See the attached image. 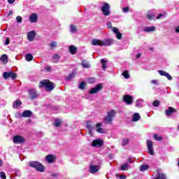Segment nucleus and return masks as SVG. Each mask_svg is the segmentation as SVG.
<instances>
[{
    "label": "nucleus",
    "instance_id": "nucleus-64",
    "mask_svg": "<svg viewBox=\"0 0 179 179\" xmlns=\"http://www.w3.org/2000/svg\"><path fill=\"white\" fill-rule=\"evenodd\" d=\"M157 173H161L160 170H157Z\"/></svg>",
    "mask_w": 179,
    "mask_h": 179
},
{
    "label": "nucleus",
    "instance_id": "nucleus-14",
    "mask_svg": "<svg viewBox=\"0 0 179 179\" xmlns=\"http://www.w3.org/2000/svg\"><path fill=\"white\" fill-rule=\"evenodd\" d=\"M158 73L161 75V76H166L168 80H173V77L170 75V73L163 71V70H159L158 71Z\"/></svg>",
    "mask_w": 179,
    "mask_h": 179
},
{
    "label": "nucleus",
    "instance_id": "nucleus-43",
    "mask_svg": "<svg viewBox=\"0 0 179 179\" xmlns=\"http://www.w3.org/2000/svg\"><path fill=\"white\" fill-rule=\"evenodd\" d=\"M87 82L88 83H90V84L94 83V82H96V78L92 77V78H88Z\"/></svg>",
    "mask_w": 179,
    "mask_h": 179
},
{
    "label": "nucleus",
    "instance_id": "nucleus-57",
    "mask_svg": "<svg viewBox=\"0 0 179 179\" xmlns=\"http://www.w3.org/2000/svg\"><path fill=\"white\" fill-rule=\"evenodd\" d=\"M163 16H165V15H163V14H159L157 17V19H162V17Z\"/></svg>",
    "mask_w": 179,
    "mask_h": 179
},
{
    "label": "nucleus",
    "instance_id": "nucleus-15",
    "mask_svg": "<svg viewBox=\"0 0 179 179\" xmlns=\"http://www.w3.org/2000/svg\"><path fill=\"white\" fill-rule=\"evenodd\" d=\"M114 43V40L111 38H107L102 41V47H107L108 45H111Z\"/></svg>",
    "mask_w": 179,
    "mask_h": 179
},
{
    "label": "nucleus",
    "instance_id": "nucleus-39",
    "mask_svg": "<svg viewBox=\"0 0 179 179\" xmlns=\"http://www.w3.org/2000/svg\"><path fill=\"white\" fill-rule=\"evenodd\" d=\"M16 76H17V74L15 73H14L13 71L10 72V78L13 79V80L16 79Z\"/></svg>",
    "mask_w": 179,
    "mask_h": 179
},
{
    "label": "nucleus",
    "instance_id": "nucleus-63",
    "mask_svg": "<svg viewBox=\"0 0 179 179\" xmlns=\"http://www.w3.org/2000/svg\"><path fill=\"white\" fill-rule=\"evenodd\" d=\"M2 166V161L0 160V166Z\"/></svg>",
    "mask_w": 179,
    "mask_h": 179
},
{
    "label": "nucleus",
    "instance_id": "nucleus-59",
    "mask_svg": "<svg viewBox=\"0 0 179 179\" xmlns=\"http://www.w3.org/2000/svg\"><path fill=\"white\" fill-rule=\"evenodd\" d=\"M140 57H142V54H141V53H138L136 56V58H139Z\"/></svg>",
    "mask_w": 179,
    "mask_h": 179
},
{
    "label": "nucleus",
    "instance_id": "nucleus-26",
    "mask_svg": "<svg viewBox=\"0 0 179 179\" xmlns=\"http://www.w3.org/2000/svg\"><path fill=\"white\" fill-rule=\"evenodd\" d=\"M22 106V101L19 99H17L15 102L13 103V108H19Z\"/></svg>",
    "mask_w": 179,
    "mask_h": 179
},
{
    "label": "nucleus",
    "instance_id": "nucleus-29",
    "mask_svg": "<svg viewBox=\"0 0 179 179\" xmlns=\"http://www.w3.org/2000/svg\"><path fill=\"white\" fill-rule=\"evenodd\" d=\"M101 63L102 64V69L103 71H106L107 68V61H106L104 59H101Z\"/></svg>",
    "mask_w": 179,
    "mask_h": 179
},
{
    "label": "nucleus",
    "instance_id": "nucleus-49",
    "mask_svg": "<svg viewBox=\"0 0 179 179\" xmlns=\"http://www.w3.org/2000/svg\"><path fill=\"white\" fill-rule=\"evenodd\" d=\"M116 37H117V40H121V38H122V34H121L120 32H118L117 34H116Z\"/></svg>",
    "mask_w": 179,
    "mask_h": 179
},
{
    "label": "nucleus",
    "instance_id": "nucleus-11",
    "mask_svg": "<svg viewBox=\"0 0 179 179\" xmlns=\"http://www.w3.org/2000/svg\"><path fill=\"white\" fill-rule=\"evenodd\" d=\"M100 170V166L99 165H91L90 166V173L91 174H95V173H97Z\"/></svg>",
    "mask_w": 179,
    "mask_h": 179
},
{
    "label": "nucleus",
    "instance_id": "nucleus-28",
    "mask_svg": "<svg viewBox=\"0 0 179 179\" xmlns=\"http://www.w3.org/2000/svg\"><path fill=\"white\" fill-rule=\"evenodd\" d=\"M25 59L28 62H30V61H33V55L30 53L27 54L25 56Z\"/></svg>",
    "mask_w": 179,
    "mask_h": 179
},
{
    "label": "nucleus",
    "instance_id": "nucleus-35",
    "mask_svg": "<svg viewBox=\"0 0 179 179\" xmlns=\"http://www.w3.org/2000/svg\"><path fill=\"white\" fill-rule=\"evenodd\" d=\"M143 103V101L138 99L136 101V107L141 108L142 107V103Z\"/></svg>",
    "mask_w": 179,
    "mask_h": 179
},
{
    "label": "nucleus",
    "instance_id": "nucleus-40",
    "mask_svg": "<svg viewBox=\"0 0 179 179\" xmlns=\"http://www.w3.org/2000/svg\"><path fill=\"white\" fill-rule=\"evenodd\" d=\"M154 138L156 141H163V137H162L157 134H154Z\"/></svg>",
    "mask_w": 179,
    "mask_h": 179
},
{
    "label": "nucleus",
    "instance_id": "nucleus-1",
    "mask_svg": "<svg viewBox=\"0 0 179 179\" xmlns=\"http://www.w3.org/2000/svg\"><path fill=\"white\" fill-rule=\"evenodd\" d=\"M38 87H45L46 92H52L55 85L50 80H43L39 83Z\"/></svg>",
    "mask_w": 179,
    "mask_h": 179
},
{
    "label": "nucleus",
    "instance_id": "nucleus-54",
    "mask_svg": "<svg viewBox=\"0 0 179 179\" xmlns=\"http://www.w3.org/2000/svg\"><path fill=\"white\" fill-rule=\"evenodd\" d=\"M107 27L108 29H111V27H113V24L110 22H109L107 24Z\"/></svg>",
    "mask_w": 179,
    "mask_h": 179
},
{
    "label": "nucleus",
    "instance_id": "nucleus-45",
    "mask_svg": "<svg viewBox=\"0 0 179 179\" xmlns=\"http://www.w3.org/2000/svg\"><path fill=\"white\" fill-rule=\"evenodd\" d=\"M50 46L51 47V48H57V42L52 41V43H50Z\"/></svg>",
    "mask_w": 179,
    "mask_h": 179
},
{
    "label": "nucleus",
    "instance_id": "nucleus-21",
    "mask_svg": "<svg viewBox=\"0 0 179 179\" xmlns=\"http://www.w3.org/2000/svg\"><path fill=\"white\" fill-rule=\"evenodd\" d=\"M143 31L150 33V31H156V27H147L143 28Z\"/></svg>",
    "mask_w": 179,
    "mask_h": 179
},
{
    "label": "nucleus",
    "instance_id": "nucleus-27",
    "mask_svg": "<svg viewBox=\"0 0 179 179\" xmlns=\"http://www.w3.org/2000/svg\"><path fill=\"white\" fill-rule=\"evenodd\" d=\"M0 61L3 62V64H8V55H3L0 57Z\"/></svg>",
    "mask_w": 179,
    "mask_h": 179
},
{
    "label": "nucleus",
    "instance_id": "nucleus-13",
    "mask_svg": "<svg viewBox=\"0 0 179 179\" xmlns=\"http://www.w3.org/2000/svg\"><path fill=\"white\" fill-rule=\"evenodd\" d=\"M55 159H57V156L51 154L48 155L45 157L46 162H48V163H50V164L54 163V162H55Z\"/></svg>",
    "mask_w": 179,
    "mask_h": 179
},
{
    "label": "nucleus",
    "instance_id": "nucleus-19",
    "mask_svg": "<svg viewBox=\"0 0 179 179\" xmlns=\"http://www.w3.org/2000/svg\"><path fill=\"white\" fill-rule=\"evenodd\" d=\"M92 45H99L100 47H103V41L94 38L92 41Z\"/></svg>",
    "mask_w": 179,
    "mask_h": 179
},
{
    "label": "nucleus",
    "instance_id": "nucleus-60",
    "mask_svg": "<svg viewBox=\"0 0 179 179\" xmlns=\"http://www.w3.org/2000/svg\"><path fill=\"white\" fill-rule=\"evenodd\" d=\"M10 15H13V10L9 11L8 16H10Z\"/></svg>",
    "mask_w": 179,
    "mask_h": 179
},
{
    "label": "nucleus",
    "instance_id": "nucleus-18",
    "mask_svg": "<svg viewBox=\"0 0 179 179\" xmlns=\"http://www.w3.org/2000/svg\"><path fill=\"white\" fill-rule=\"evenodd\" d=\"M37 20H38V16L37 15L36 13H32L29 16V22H31V23H36Z\"/></svg>",
    "mask_w": 179,
    "mask_h": 179
},
{
    "label": "nucleus",
    "instance_id": "nucleus-52",
    "mask_svg": "<svg viewBox=\"0 0 179 179\" xmlns=\"http://www.w3.org/2000/svg\"><path fill=\"white\" fill-rule=\"evenodd\" d=\"M122 10L124 13H127V12H129V8L128 7H124Z\"/></svg>",
    "mask_w": 179,
    "mask_h": 179
},
{
    "label": "nucleus",
    "instance_id": "nucleus-33",
    "mask_svg": "<svg viewBox=\"0 0 179 179\" xmlns=\"http://www.w3.org/2000/svg\"><path fill=\"white\" fill-rule=\"evenodd\" d=\"M61 124H62V122L60 120L56 119L55 120V127H59Z\"/></svg>",
    "mask_w": 179,
    "mask_h": 179
},
{
    "label": "nucleus",
    "instance_id": "nucleus-22",
    "mask_svg": "<svg viewBox=\"0 0 179 179\" xmlns=\"http://www.w3.org/2000/svg\"><path fill=\"white\" fill-rule=\"evenodd\" d=\"M129 169H131V165H129V164H123L120 168V170H122V171H127L128 170H129Z\"/></svg>",
    "mask_w": 179,
    "mask_h": 179
},
{
    "label": "nucleus",
    "instance_id": "nucleus-8",
    "mask_svg": "<svg viewBox=\"0 0 179 179\" xmlns=\"http://www.w3.org/2000/svg\"><path fill=\"white\" fill-rule=\"evenodd\" d=\"M123 101L128 105H131L134 101V96L131 95H124Z\"/></svg>",
    "mask_w": 179,
    "mask_h": 179
},
{
    "label": "nucleus",
    "instance_id": "nucleus-4",
    "mask_svg": "<svg viewBox=\"0 0 179 179\" xmlns=\"http://www.w3.org/2000/svg\"><path fill=\"white\" fill-rule=\"evenodd\" d=\"M110 8L108 3H104L103 6L101 7V10L105 16H110Z\"/></svg>",
    "mask_w": 179,
    "mask_h": 179
},
{
    "label": "nucleus",
    "instance_id": "nucleus-7",
    "mask_svg": "<svg viewBox=\"0 0 179 179\" xmlns=\"http://www.w3.org/2000/svg\"><path fill=\"white\" fill-rule=\"evenodd\" d=\"M23 117L24 118H30L33 115V113L31 110H24L22 113H16V117L17 116Z\"/></svg>",
    "mask_w": 179,
    "mask_h": 179
},
{
    "label": "nucleus",
    "instance_id": "nucleus-6",
    "mask_svg": "<svg viewBox=\"0 0 179 179\" xmlns=\"http://www.w3.org/2000/svg\"><path fill=\"white\" fill-rule=\"evenodd\" d=\"M30 99L36 100L38 97V93L36 89H30L28 92Z\"/></svg>",
    "mask_w": 179,
    "mask_h": 179
},
{
    "label": "nucleus",
    "instance_id": "nucleus-16",
    "mask_svg": "<svg viewBox=\"0 0 179 179\" xmlns=\"http://www.w3.org/2000/svg\"><path fill=\"white\" fill-rule=\"evenodd\" d=\"M36 36V31H31L27 34V39L29 40V41H33Z\"/></svg>",
    "mask_w": 179,
    "mask_h": 179
},
{
    "label": "nucleus",
    "instance_id": "nucleus-47",
    "mask_svg": "<svg viewBox=\"0 0 179 179\" xmlns=\"http://www.w3.org/2000/svg\"><path fill=\"white\" fill-rule=\"evenodd\" d=\"M147 17H148V19H149V20H153L155 19V15L148 14L147 15Z\"/></svg>",
    "mask_w": 179,
    "mask_h": 179
},
{
    "label": "nucleus",
    "instance_id": "nucleus-5",
    "mask_svg": "<svg viewBox=\"0 0 179 179\" xmlns=\"http://www.w3.org/2000/svg\"><path fill=\"white\" fill-rule=\"evenodd\" d=\"M103 89V84H98L96 87L91 88L90 94H96Z\"/></svg>",
    "mask_w": 179,
    "mask_h": 179
},
{
    "label": "nucleus",
    "instance_id": "nucleus-10",
    "mask_svg": "<svg viewBox=\"0 0 179 179\" xmlns=\"http://www.w3.org/2000/svg\"><path fill=\"white\" fill-rule=\"evenodd\" d=\"M13 141L14 143H24L25 140L24 138H23V136L17 135L13 138Z\"/></svg>",
    "mask_w": 179,
    "mask_h": 179
},
{
    "label": "nucleus",
    "instance_id": "nucleus-3",
    "mask_svg": "<svg viewBox=\"0 0 179 179\" xmlns=\"http://www.w3.org/2000/svg\"><path fill=\"white\" fill-rule=\"evenodd\" d=\"M29 166L30 167H34V169H36V170L40 173H44V166L38 162H30Z\"/></svg>",
    "mask_w": 179,
    "mask_h": 179
},
{
    "label": "nucleus",
    "instance_id": "nucleus-2",
    "mask_svg": "<svg viewBox=\"0 0 179 179\" xmlns=\"http://www.w3.org/2000/svg\"><path fill=\"white\" fill-rule=\"evenodd\" d=\"M115 115H117V112L115 110H111L108 112L107 115L104 118V122L106 124H113V121L114 118H115Z\"/></svg>",
    "mask_w": 179,
    "mask_h": 179
},
{
    "label": "nucleus",
    "instance_id": "nucleus-25",
    "mask_svg": "<svg viewBox=\"0 0 179 179\" xmlns=\"http://www.w3.org/2000/svg\"><path fill=\"white\" fill-rule=\"evenodd\" d=\"M141 120V115H139V113H134L133 115L132 121L134 122H138Z\"/></svg>",
    "mask_w": 179,
    "mask_h": 179
},
{
    "label": "nucleus",
    "instance_id": "nucleus-58",
    "mask_svg": "<svg viewBox=\"0 0 179 179\" xmlns=\"http://www.w3.org/2000/svg\"><path fill=\"white\" fill-rule=\"evenodd\" d=\"M15 0H8V3H13Z\"/></svg>",
    "mask_w": 179,
    "mask_h": 179
},
{
    "label": "nucleus",
    "instance_id": "nucleus-51",
    "mask_svg": "<svg viewBox=\"0 0 179 179\" xmlns=\"http://www.w3.org/2000/svg\"><path fill=\"white\" fill-rule=\"evenodd\" d=\"M113 33H115V34H117V33H120V31H118V28H117V27H113Z\"/></svg>",
    "mask_w": 179,
    "mask_h": 179
},
{
    "label": "nucleus",
    "instance_id": "nucleus-42",
    "mask_svg": "<svg viewBox=\"0 0 179 179\" xmlns=\"http://www.w3.org/2000/svg\"><path fill=\"white\" fill-rule=\"evenodd\" d=\"M124 78L125 79H129V73H128L127 71H125L123 73H122Z\"/></svg>",
    "mask_w": 179,
    "mask_h": 179
},
{
    "label": "nucleus",
    "instance_id": "nucleus-36",
    "mask_svg": "<svg viewBox=\"0 0 179 179\" xmlns=\"http://www.w3.org/2000/svg\"><path fill=\"white\" fill-rule=\"evenodd\" d=\"M129 143V138H124L122 142V146H127Z\"/></svg>",
    "mask_w": 179,
    "mask_h": 179
},
{
    "label": "nucleus",
    "instance_id": "nucleus-55",
    "mask_svg": "<svg viewBox=\"0 0 179 179\" xmlns=\"http://www.w3.org/2000/svg\"><path fill=\"white\" fill-rule=\"evenodd\" d=\"M45 71H47V72H51L52 69H51V67L50 66H46L45 68Z\"/></svg>",
    "mask_w": 179,
    "mask_h": 179
},
{
    "label": "nucleus",
    "instance_id": "nucleus-62",
    "mask_svg": "<svg viewBox=\"0 0 179 179\" xmlns=\"http://www.w3.org/2000/svg\"><path fill=\"white\" fill-rule=\"evenodd\" d=\"M128 162L129 163H134V162H132V159H131V158H129Z\"/></svg>",
    "mask_w": 179,
    "mask_h": 179
},
{
    "label": "nucleus",
    "instance_id": "nucleus-37",
    "mask_svg": "<svg viewBox=\"0 0 179 179\" xmlns=\"http://www.w3.org/2000/svg\"><path fill=\"white\" fill-rule=\"evenodd\" d=\"M70 31L71 33H76V31H78V29L74 25H71Z\"/></svg>",
    "mask_w": 179,
    "mask_h": 179
},
{
    "label": "nucleus",
    "instance_id": "nucleus-50",
    "mask_svg": "<svg viewBox=\"0 0 179 179\" xmlns=\"http://www.w3.org/2000/svg\"><path fill=\"white\" fill-rule=\"evenodd\" d=\"M16 20L17 23H22V17L21 16H17Z\"/></svg>",
    "mask_w": 179,
    "mask_h": 179
},
{
    "label": "nucleus",
    "instance_id": "nucleus-32",
    "mask_svg": "<svg viewBox=\"0 0 179 179\" xmlns=\"http://www.w3.org/2000/svg\"><path fill=\"white\" fill-rule=\"evenodd\" d=\"M149 169V165L142 164L140 166V171H146Z\"/></svg>",
    "mask_w": 179,
    "mask_h": 179
},
{
    "label": "nucleus",
    "instance_id": "nucleus-12",
    "mask_svg": "<svg viewBox=\"0 0 179 179\" xmlns=\"http://www.w3.org/2000/svg\"><path fill=\"white\" fill-rule=\"evenodd\" d=\"M103 142L102 141L101 139H95L92 141V146L94 148H101V146H103Z\"/></svg>",
    "mask_w": 179,
    "mask_h": 179
},
{
    "label": "nucleus",
    "instance_id": "nucleus-23",
    "mask_svg": "<svg viewBox=\"0 0 179 179\" xmlns=\"http://www.w3.org/2000/svg\"><path fill=\"white\" fill-rule=\"evenodd\" d=\"M69 52L72 54V55H75V54L78 52V48L72 45L69 46Z\"/></svg>",
    "mask_w": 179,
    "mask_h": 179
},
{
    "label": "nucleus",
    "instance_id": "nucleus-24",
    "mask_svg": "<svg viewBox=\"0 0 179 179\" xmlns=\"http://www.w3.org/2000/svg\"><path fill=\"white\" fill-rule=\"evenodd\" d=\"M101 125H103L101 123H97L96 124V132H98L99 134H104V129L100 128V127H101Z\"/></svg>",
    "mask_w": 179,
    "mask_h": 179
},
{
    "label": "nucleus",
    "instance_id": "nucleus-31",
    "mask_svg": "<svg viewBox=\"0 0 179 179\" xmlns=\"http://www.w3.org/2000/svg\"><path fill=\"white\" fill-rule=\"evenodd\" d=\"M82 66H83V68H90V64L88 63L87 61L83 60L82 62Z\"/></svg>",
    "mask_w": 179,
    "mask_h": 179
},
{
    "label": "nucleus",
    "instance_id": "nucleus-44",
    "mask_svg": "<svg viewBox=\"0 0 179 179\" xmlns=\"http://www.w3.org/2000/svg\"><path fill=\"white\" fill-rule=\"evenodd\" d=\"M75 78V73H71L69 76L66 78V80H71V79H73Z\"/></svg>",
    "mask_w": 179,
    "mask_h": 179
},
{
    "label": "nucleus",
    "instance_id": "nucleus-20",
    "mask_svg": "<svg viewBox=\"0 0 179 179\" xmlns=\"http://www.w3.org/2000/svg\"><path fill=\"white\" fill-rule=\"evenodd\" d=\"M176 112H177V110L171 106H169L168 108V109L166 110V111H165L166 115L168 116L171 115L173 114V113H176Z\"/></svg>",
    "mask_w": 179,
    "mask_h": 179
},
{
    "label": "nucleus",
    "instance_id": "nucleus-30",
    "mask_svg": "<svg viewBox=\"0 0 179 179\" xmlns=\"http://www.w3.org/2000/svg\"><path fill=\"white\" fill-rule=\"evenodd\" d=\"M59 55H55L52 58V62H54L55 64H57V62H58V61H59Z\"/></svg>",
    "mask_w": 179,
    "mask_h": 179
},
{
    "label": "nucleus",
    "instance_id": "nucleus-48",
    "mask_svg": "<svg viewBox=\"0 0 179 179\" xmlns=\"http://www.w3.org/2000/svg\"><path fill=\"white\" fill-rule=\"evenodd\" d=\"M0 177L2 179H6V175L5 174V172H1L0 173Z\"/></svg>",
    "mask_w": 179,
    "mask_h": 179
},
{
    "label": "nucleus",
    "instance_id": "nucleus-17",
    "mask_svg": "<svg viewBox=\"0 0 179 179\" xmlns=\"http://www.w3.org/2000/svg\"><path fill=\"white\" fill-rule=\"evenodd\" d=\"M87 128L89 131L90 135L93 136V132L92 131L94 129V127H93V124H92L91 121L87 122Z\"/></svg>",
    "mask_w": 179,
    "mask_h": 179
},
{
    "label": "nucleus",
    "instance_id": "nucleus-9",
    "mask_svg": "<svg viewBox=\"0 0 179 179\" xmlns=\"http://www.w3.org/2000/svg\"><path fill=\"white\" fill-rule=\"evenodd\" d=\"M147 146H148V150L149 154L151 156H153L155 155V152L153 151V142L148 140L147 141Z\"/></svg>",
    "mask_w": 179,
    "mask_h": 179
},
{
    "label": "nucleus",
    "instance_id": "nucleus-46",
    "mask_svg": "<svg viewBox=\"0 0 179 179\" xmlns=\"http://www.w3.org/2000/svg\"><path fill=\"white\" fill-rule=\"evenodd\" d=\"M116 178H119V179H125V178H127V176L125 175L116 174Z\"/></svg>",
    "mask_w": 179,
    "mask_h": 179
},
{
    "label": "nucleus",
    "instance_id": "nucleus-56",
    "mask_svg": "<svg viewBox=\"0 0 179 179\" xmlns=\"http://www.w3.org/2000/svg\"><path fill=\"white\" fill-rule=\"evenodd\" d=\"M151 83H152L153 85H157V81L156 80H152L151 81Z\"/></svg>",
    "mask_w": 179,
    "mask_h": 179
},
{
    "label": "nucleus",
    "instance_id": "nucleus-38",
    "mask_svg": "<svg viewBox=\"0 0 179 179\" xmlns=\"http://www.w3.org/2000/svg\"><path fill=\"white\" fill-rule=\"evenodd\" d=\"M85 87H86V83L85 82H82L78 85L79 89H80L81 90H84Z\"/></svg>",
    "mask_w": 179,
    "mask_h": 179
},
{
    "label": "nucleus",
    "instance_id": "nucleus-61",
    "mask_svg": "<svg viewBox=\"0 0 179 179\" xmlns=\"http://www.w3.org/2000/svg\"><path fill=\"white\" fill-rule=\"evenodd\" d=\"M52 177H58V173H53Z\"/></svg>",
    "mask_w": 179,
    "mask_h": 179
},
{
    "label": "nucleus",
    "instance_id": "nucleus-53",
    "mask_svg": "<svg viewBox=\"0 0 179 179\" xmlns=\"http://www.w3.org/2000/svg\"><path fill=\"white\" fill-rule=\"evenodd\" d=\"M9 43H10V40L9 39V38H6L5 42L6 45H8Z\"/></svg>",
    "mask_w": 179,
    "mask_h": 179
},
{
    "label": "nucleus",
    "instance_id": "nucleus-34",
    "mask_svg": "<svg viewBox=\"0 0 179 179\" xmlns=\"http://www.w3.org/2000/svg\"><path fill=\"white\" fill-rule=\"evenodd\" d=\"M10 77V72H4L3 73V79H9Z\"/></svg>",
    "mask_w": 179,
    "mask_h": 179
},
{
    "label": "nucleus",
    "instance_id": "nucleus-41",
    "mask_svg": "<svg viewBox=\"0 0 179 179\" xmlns=\"http://www.w3.org/2000/svg\"><path fill=\"white\" fill-rule=\"evenodd\" d=\"M152 106L154 107H159V106H160V101H159V100L154 101L152 103Z\"/></svg>",
    "mask_w": 179,
    "mask_h": 179
}]
</instances>
